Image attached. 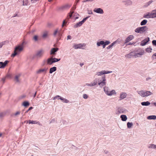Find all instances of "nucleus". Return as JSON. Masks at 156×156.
<instances>
[{
    "label": "nucleus",
    "mask_w": 156,
    "mask_h": 156,
    "mask_svg": "<svg viewBox=\"0 0 156 156\" xmlns=\"http://www.w3.org/2000/svg\"><path fill=\"white\" fill-rule=\"evenodd\" d=\"M23 44L19 45L16 47L15 48L14 53L12 54L11 56L14 57L16 55L20 54L23 50Z\"/></svg>",
    "instance_id": "nucleus-1"
},
{
    "label": "nucleus",
    "mask_w": 156,
    "mask_h": 156,
    "mask_svg": "<svg viewBox=\"0 0 156 156\" xmlns=\"http://www.w3.org/2000/svg\"><path fill=\"white\" fill-rule=\"evenodd\" d=\"M44 52V50L43 49H41L38 50L36 54V56L37 58H41L43 55Z\"/></svg>",
    "instance_id": "nucleus-2"
},
{
    "label": "nucleus",
    "mask_w": 156,
    "mask_h": 156,
    "mask_svg": "<svg viewBox=\"0 0 156 156\" xmlns=\"http://www.w3.org/2000/svg\"><path fill=\"white\" fill-rule=\"evenodd\" d=\"M148 30V28L146 26L139 27L137 28V33H142Z\"/></svg>",
    "instance_id": "nucleus-3"
},
{
    "label": "nucleus",
    "mask_w": 156,
    "mask_h": 156,
    "mask_svg": "<svg viewBox=\"0 0 156 156\" xmlns=\"http://www.w3.org/2000/svg\"><path fill=\"white\" fill-rule=\"evenodd\" d=\"M88 18V17H87L84 19L82 21L77 23L74 26V27L76 28L81 26Z\"/></svg>",
    "instance_id": "nucleus-4"
},
{
    "label": "nucleus",
    "mask_w": 156,
    "mask_h": 156,
    "mask_svg": "<svg viewBox=\"0 0 156 156\" xmlns=\"http://www.w3.org/2000/svg\"><path fill=\"white\" fill-rule=\"evenodd\" d=\"M53 35L54 36H55L57 35L59 37H60L62 35L60 30L58 28L55 30L54 32Z\"/></svg>",
    "instance_id": "nucleus-5"
},
{
    "label": "nucleus",
    "mask_w": 156,
    "mask_h": 156,
    "mask_svg": "<svg viewBox=\"0 0 156 156\" xmlns=\"http://www.w3.org/2000/svg\"><path fill=\"white\" fill-rule=\"evenodd\" d=\"M85 46L84 44H75L73 45V47L75 49L78 48H82L83 47Z\"/></svg>",
    "instance_id": "nucleus-6"
},
{
    "label": "nucleus",
    "mask_w": 156,
    "mask_h": 156,
    "mask_svg": "<svg viewBox=\"0 0 156 156\" xmlns=\"http://www.w3.org/2000/svg\"><path fill=\"white\" fill-rule=\"evenodd\" d=\"M9 62V61L7 60L5 61L4 62H0V68L3 69L5 68Z\"/></svg>",
    "instance_id": "nucleus-7"
},
{
    "label": "nucleus",
    "mask_w": 156,
    "mask_h": 156,
    "mask_svg": "<svg viewBox=\"0 0 156 156\" xmlns=\"http://www.w3.org/2000/svg\"><path fill=\"white\" fill-rule=\"evenodd\" d=\"M112 72V71H105V70L102 71L101 72H97L96 73V75L98 76H101L103 74H108L109 73H111Z\"/></svg>",
    "instance_id": "nucleus-8"
},
{
    "label": "nucleus",
    "mask_w": 156,
    "mask_h": 156,
    "mask_svg": "<svg viewBox=\"0 0 156 156\" xmlns=\"http://www.w3.org/2000/svg\"><path fill=\"white\" fill-rule=\"evenodd\" d=\"M136 51H133L130 53L129 54H127L125 56L126 58H129L133 57H136Z\"/></svg>",
    "instance_id": "nucleus-9"
},
{
    "label": "nucleus",
    "mask_w": 156,
    "mask_h": 156,
    "mask_svg": "<svg viewBox=\"0 0 156 156\" xmlns=\"http://www.w3.org/2000/svg\"><path fill=\"white\" fill-rule=\"evenodd\" d=\"M149 38L147 37V38L143 40L141 42V43H140V45L142 46H144L145 45L147 44V43L149 42Z\"/></svg>",
    "instance_id": "nucleus-10"
},
{
    "label": "nucleus",
    "mask_w": 156,
    "mask_h": 156,
    "mask_svg": "<svg viewBox=\"0 0 156 156\" xmlns=\"http://www.w3.org/2000/svg\"><path fill=\"white\" fill-rule=\"evenodd\" d=\"M47 70V69L44 68L43 69H40L36 72L37 74H40L42 73H46Z\"/></svg>",
    "instance_id": "nucleus-11"
},
{
    "label": "nucleus",
    "mask_w": 156,
    "mask_h": 156,
    "mask_svg": "<svg viewBox=\"0 0 156 156\" xmlns=\"http://www.w3.org/2000/svg\"><path fill=\"white\" fill-rule=\"evenodd\" d=\"M94 11L97 13L100 14H103L104 13L103 10L101 8H95Z\"/></svg>",
    "instance_id": "nucleus-12"
},
{
    "label": "nucleus",
    "mask_w": 156,
    "mask_h": 156,
    "mask_svg": "<svg viewBox=\"0 0 156 156\" xmlns=\"http://www.w3.org/2000/svg\"><path fill=\"white\" fill-rule=\"evenodd\" d=\"M58 98V99H60L62 101L66 103H68L69 101L63 98L62 97H60L59 96H57L55 97V98Z\"/></svg>",
    "instance_id": "nucleus-13"
},
{
    "label": "nucleus",
    "mask_w": 156,
    "mask_h": 156,
    "mask_svg": "<svg viewBox=\"0 0 156 156\" xmlns=\"http://www.w3.org/2000/svg\"><path fill=\"white\" fill-rule=\"evenodd\" d=\"M103 79L102 81L98 83V85L101 87L104 86L106 84V79L105 77H103Z\"/></svg>",
    "instance_id": "nucleus-14"
},
{
    "label": "nucleus",
    "mask_w": 156,
    "mask_h": 156,
    "mask_svg": "<svg viewBox=\"0 0 156 156\" xmlns=\"http://www.w3.org/2000/svg\"><path fill=\"white\" fill-rule=\"evenodd\" d=\"M108 94V96H111L112 95H115L116 94V92L115 90H112L110 91Z\"/></svg>",
    "instance_id": "nucleus-15"
},
{
    "label": "nucleus",
    "mask_w": 156,
    "mask_h": 156,
    "mask_svg": "<svg viewBox=\"0 0 156 156\" xmlns=\"http://www.w3.org/2000/svg\"><path fill=\"white\" fill-rule=\"evenodd\" d=\"M108 94V96H111L112 95H115L116 94V92L115 90H112L110 91Z\"/></svg>",
    "instance_id": "nucleus-16"
},
{
    "label": "nucleus",
    "mask_w": 156,
    "mask_h": 156,
    "mask_svg": "<svg viewBox=\"0 0 156 156\" xmlns=\"http://www.w3.org/2000/svg\"><path fill=\"white\" fill-rule=\"evenodd\" d=\"M133 38V36L132 35H130L125 40V43H126L129 42Z\"/></svg>",
    "instance_id": "nucleus-17"
},
{
    "label": "nucleus",
    "mask_w": 156,
    "mask_h": 156,
    "mask_svg": "<svg viewBox=\"0 0 156 156\" xmlns=\"http://www.w3.org/2000/svg\"><path fill=\"white\" fill-rule=\"evenodd\" d=\"M153 2V0H151L149 1L148 2L145 3L144 4V5L143 6L144 7H145V8L147 7Z\"/></svg>",
    "instance_id": "nucleus-18"
},
{
    "label": "nucleus",
    "mask_w": 156,
    "mask_h": 156,
    "mask_svg": "<svg viewBox=\"0 0 156 156\" xmlns=\"http://www.w3.org/2000/svg\"><path fill=\"white\" fill-rule=\"evenodd\" d=\"M104 90L105 93L108 95V93L110 92V89L108 87H105L104 88Z\"/></svg>",
    "instance_id": "nucleus-19"
},
{
    "label": "nucleus",
    "mask_w": 156,
    "mask_h": 156,
    "mask_svg": "<svg viewBox=\"0 0 156 156\" xmlns=\"http://www.w3.org/2000/svg\"><path fill=\"white\" fill-rule=\"evenodd\" d=\"M58 50V48H52L50 51V54L53 55L55 54V52L57 51Z\"/></svg>",
    "instance_id": "nucleus-20"
},
{
    "label": "nucleus",
    "mask_w": 156,
    "mask_h": 156,
    "mask_svg": "<svg viewBox=\"0 0 156 156\" xmlns=\"http://www.w3.org/2000/svg\"><path fill=\"white\" fill-rule=\"evenodd\" d=\"M148 147L149 148L153 149L156 150V145L153 144H149L148 146Z\"/></svg>",
    "instance_id": "nucleus-21"
},
{
    "label": "nucleus",
    "mask_w": 156,
    "mask_h": 156,
    "mask_svg": "<svg viewBox=\"0 0 156 156\" xmlns=\"http://www.w3.org/2000/svg\"><path fill=\"white\" fill-rule=\"evenodd\" d=\"M127 96V94L125 93H122L120 94V97L121 99H122L125 98Z\"/></svg>",
    "instance_id": "nucleus-22"
},
{
    "label": "nucleus",
    "mask_w": 156,
    "mask_h": 156,
    "mask_svg": "<svg viewBox=\"0 0 156 156\" xmlns=\"http://www.w3.org/2000/svg\"><path fill=\"white\" fill-rule=\"evenodd\" d=\"M147 119L149 120L156 119V115H151L147 117Z\"/></svg>",
    "instance_id": "nucleus-23"
},
{
    "label": "nucleus",
    "mask_w": 156,
    "mask_h": 156,
    "mask_svg": "<svg viewBox=\"0 0 156 156\" xmlns=\"http://www.w3.org/2000/svg\"><path fill=\"white\" fill-rule=\"evenodd\" d=\"M53 63V62L52 60V57L49 58L47 60V63L48 64L51 65Z\"/></svg>",
    "instance_id": "nucleus-24"
},
{
    "label": "nucleus",
    "mask_w": 156,
    "mask_h": 156,
    "mask_svg": "<svg viewBox=\"0 0 156 156\" xmlns=\"http://www.w3.org/2000/svg\"><path fill=\"white\" fill-rule=\"evenodd\" d=\"M150 103L148 101L143 102L141 103V104L143 106H148L150 104Z\"/></svg>",
    "instance_id": "nucleus-25"
},
{
    "label": "nucleus",
    "mask_w": 156,
    "mask_h": 156,
    "mask_svg": "<svg viewBox=\"0 0 156 156\" xmlns=\"http://www.w3.org/2000/svg\"><path fill=\"white\" fill-rule=\"evenodd\" d=\"M152 92L150 91H147L144 92V97H147L152 94Z\"/></svg>",
    "instance_id": "nucleus-26"
},
{
    "label": "nucleus",
    "mask_w": 156,
    "mask_h": 156,
    "mask_svg": "<svg viewBox=\"0 0 156 156\" xmlns=\"http://www.w3.org/2000/svg\"><path fill=\"white\" fill-rule=\"evenodd\" d=\"M120 118L122 121H126L127 119V117L125 115H122L120 116Z\"/></svg>",
    "instance_id": "nucleus-27"
},
{
    "label": "nucleus",
    "mask_w": 156,
    "mask_h": 156,
    "mask_svg": "<svg viewBox=\"0 0 156 156\" xmlns=\"http://www.w3.org/2000/svg\"><path fill=\"white\" fill-rule=\"evenodd\" d=\"M56 70V67H53L51 68L50 69L49 73H52L53 72L55 71Z\"/></svg>",
    "instance_id": "nucleus-28"
},
{
    "label": "nucleus",
    "mask_w": 156,
    "mask_h": 156,
    "mask_svg": "<svg viewBox=\"0 0 156 156\" xmlns=\"http://www.w3.org/2000/svg\"><path fill=\"white\" fill-rule=\"evenodd\" d=\"M151 13L148 12L147 14H144V17L146 18H151Z\"/></svg>",
    "instance_id": "nucleus-29"
},
{
    "label": "nucleus",
    "mask_w": 156,
    "mask_h": 156,
    "mask_svg": "<svg viewBox=\"0 0 156 156\" xmlns=\"http://www.w3.org/2000/svg\"><path fill=\"white\" fill-rule=\"evenodd\" d=\"M71 6V5L68 4H66L62 7V9H68Z\"/></svg>",
    "instance_id": "nucleus-30"
},
{
    "label": "nucleus",
    "mask_w": 156,
    "mask_h": 156,
    "mask_svg": "<svg viewBox=\"0 0 156 156\" xmlns=\"http://www.w3.org/2000/svg\"><path fill=\"white\" fill-rule=\"evenodd\" d=\"M152 12L151 13V18H153L156 17V12Z\"/></svg>",
    "instance_id": "nucleus-31"
},
{
    "label": "nucleus",
    "mask_w": 156,
    "mask_h": 156,
    "mask_svg": "<svg viewBox=\"0 0 156 156\" xmlns=\"http://www.w3.org/2000/svg\"><path fill=\"white\" fill-rule=\"evenodd\" d=\"M147 21L146 20H143L140 23V25L141 26L145 25L147 23Z\"/></svg>",
    "instance_id": "nucleus-32"
},
{
    "label": "nucleus",
    "mask_w": 156,
    "mask_h": 156,
    "mask_svg": "<svg viewBox=\"0 0 156 156\" xmlns=\"http://www.w3.org/2000/svg\"><path fill=\"white\" fill-rule=\"evenodd\" d=\"M74 12H70L69 13H68V15L67 17V19H69L72 16V14Z\"/></svg>",
    "instance_id": "nucleus-33"
},
{
    "label": "nucleus",
    "mask_w": 156,
    "mask_h": 156,
    "mask_svg": "<svg viewBox=\"0 0 156 156\" xmlns=\"http://www.w3.org/2000/svg\"><path fill=\"white\" fill-rule=\"evenodd\" d=\"M138 94L141 97H144V91H140L138 92Z\"/></svg>",
    "instance_id": "nucleus-34"
},
{
    "label": "nucleus",
    "mask_w": 156,
    "mask_h": 156,
    "mask_svg": "<svg viewBox=\"0 0 156 156\" xmlns=\"http://www.w3.org/2000/svg\"><path fill=\"white\" fill-rule=\"evenodd\" d=\"M22 105L25 107H27L29 106V103L28 101H24Z\"/></svg>",
    "instance_id": "nucleus-35"
},
{
    "label": "nucleus",
    "mask_w": 156,
    "mask_h": 156,
    "mask_svg": "<svg viewBox=\"0 0 156 156\" xmlns=\"http://www.w3.org/2000/svg\"><path fill=\"white\" fill-rule=\"evenodd\" d=\"M105 44V42L103 41H101L97 43V45L98 46H100L101 45H103Z\"/></svg>",
    "instance_id": "nucleus-36"
},
{
    "label": "nucleus",
    "mask_w": 156,
    "mask_h": 156,
    "mask_svg": "<svg viewBox=\"0 0 156 156\" xmlns=\"http://www.w3.org/2000/svg\"><path fill=\"white\" fill-rule=\"evenodd\" d=\"M48 33L47 31H45L44 32L42 35V37L44 38L46 37L48 35Z\"/></svg>",
    "instance_id": "nucleus-37"
},
{
    "label": "nucleus",
    "mask_w": 156,
    "mask_h": 156,
    "mask_svg": "<svg viewBox=\"0 0 156 156\" xmlns=\"http://www.w3.org/2000/svg\"><path fill=\"white\" fill-rule=\"evenodd\" d=\"M52 61H53V62L54 63V62H55L59 61L60 60V59H58V58H53L52 57Z\"/></svg>",
    "instance_id": "nucleus-38"
},
{
    "label": "nucleus",
    "mask_w": 156,
    "mask_h": 156,
    "mask_svg": "<svg viewBox=\"0 0 156 156\" xmlns=\"http://www.w3.org/2000/svg\"><path fill=\"white\" fill-rule=\"evenodd\" d=\"M28 0H23V5H27L28 3Z\"/></svg>",
    "instance_id": "nucleus-39"
},
{
    "label": "nucleus",
    "mask_w": 156,
    "mask_h": 156,
    "mask_svg": "<svg viewBox=\"0 0 156 156\" xmlns=\"http://www.w3.org/2000/svg\"><path fill=\"white\" fill-rule=\"evenodd\" d=\"M20 75H16L15 78V79L16 82H18L19 81V78L20 77Z\"/></svg>",
    "instance_id": "nucleus-40"
},
{
    "label": "nucleus",
    "mask_w": 156,
    "mask_h": 156,
    "mask_svg": "<svg viewBox=\"0 0 156 156\" xmlns=\"http://www.w3.org/2000/svg\"><path fill=\"white\" fill-rule=\"evenodd\" d=\"M116 42V41H115V42H113L111 45H110L109 46H108V47H107V48L108 49H109L110 48H112L115 44V43Z\"/></svg>",
    "instance_id": "nucleus-41"
},
{
    "label": "nucleus",
    "mask_w": 156,
    "mask_h": 156,
    "mask_svg": "<svg viewBox=\"0 0 156 156\" xmlns=\"http://www.w3.org/2000/svg\"><path fill=\"white\" fill-rule=\"evenodd\" d=\"M133 124L132 122H128L127 123V126L128 128H130L133 126Z\"/></svg>",
    "instance_id": "nucleus-42"
},
{
    "label": "nucleus",
    "mask_w": 156,
    "mask_h": 156,
    "mask_svg": "<svg viewBox=\"0 0 156 156\" xmlns=\"http://www.w3.org/2000/svg\"><path fill=\"white\" fill-rule=\"evenodd\" d=\"M33 39L35 41H37L38 39V36L37 35H34L33 37Z\"/></svg>",
    "instance_id": "nucleus-43"
},
{
    "label": "nucleus",
    "mask_w": 156,
    "mask_h": 156,
    "mask_svg": "<svg viewBox=\"0 0 156 156\" xmlns=\"http://www.w3.org/2000/svg\"><path fill=\"white\" fill-rule=\"evenodd\" d=\"M152 49L151 48H147L146 49V51L148 52H151Z\"/></svg>",
    "instance_id": "nucleus-44"
},
{
    "label": "nucleus",
    "mask_w": 156,
    "mask_h": 156,
    "mask_svg": "<svg viewBox=\"0 0 156 156\" xmlns=\"http://www.w3.org/2000/svg\"><path fill=\"white\" fill-rule=\"evenodd\" d=\"M144 50L140 52L137 53V55H142L144 54Z\"/></svg>",
    "instance_id": "nucleus-45"
},
{
    "label": "nucleus",
    "mask_w": 156,
    "mask_h": 156,
    "mask_svg": "<svg viewBox=\"0 0 156 156\" xmlns=\"http://www.w3.org/2000/svg\"><path fill=\"white\" fill-rule=\"evenodd\" d=\"M40 122H37L36 121H31V124H39Z\"/></svg>",
    "instance_id": "nucleus-46"
},
{
    "label": "nucleus",
    "mask_w": 156,
    "mask_h": 156,
    "mask_svg": "<svg viewBox=\"0 0 156 156\" xmlns=\"http://www.w3.org/2000/svg\"><path fill=\"white\" fill-rule=\"evenodd\" d=\"M98 82L97 80L94 81L93 82L91 83V86H94L95 85H96L97 83Z\"/></svg>",
    "instance_id": "nucleus-47"
},
{
    "label": "nucleus",
    "mask_w": 156,
    "mask_h": 156,
    "mask_svg": "<svg viewBox=\"0 0 156 156\" xmlns=\"http://www.w3.org/2000/svg\"><path fill=\"white\" fill-rule=\"evenodd\" d=\"M152 43L153 45L156 46V40H153L152 41Z\"/></svg>",
    "instance_id": "nucleus-48"
},
{
    "label": "nucleus",
    "mask_w": 156,
    "mask_h": 156,
    "mask_svg": "<svg viewBox=\"0 0 156 156\" xmlns=\"http://www.w3.org/2000/svg\"><path fill=\"white\" fill-rule=\"evenodd\" d=\"M132 3V2L130 1H127V5H131Z\"/></svg>",
    "instance_id": "nucleus-49"
},
{
    "label": "nucleus",
    "mask_w": 156,
    "mask_h": 156,
    "mask_svg": "<svg viewBox=\"0 0 156 156\" xmlns=\"http://www.w3.org/2000/svg\"><path fill=\"white\" fill-rule=\"evenodd\" d=\"M110 43V42L108 41H106V42H105V44L106 45H107L109 44Z\"/></svg>",
    "instance_id": "nucleus-50"
},
{
    "label": "nucleus",
    "mask_w": 156,
    "mask_h": 156,
    "mask_svg": "<svg viewBox=\"0 0 156 156\" xmlns=\"http://www.w3.org/2000/svg\"><path fill=\"white\" fill-rule=\"evenodd\" d=\"M83 98L84 99H87L88 98V96L86 94H84L83 95Z\"/></svg>",
    "instance_id": "nucleus-51"
},
{
    "label": "nucleus",
    "mask_w": 156,
    "mask_h": 156,
    "mask_svg": "<svg viewBox=\"0 0 156 156\" xmlns=\"http://www.w3.org/2000/svg\"><path fill=\"white\" fill-rule=\"evenodd\" d=\"M38 0H31V3H33L36 2Z\"/></svg>",
    "instance_id": "nucleus-52"
},
{
    "label": "nucleus",
    "mask_w": 156,
    "mask_h": 156,
    "mask_svg": "<svg viewBox=\"0 0 156 156\" xmlns=\"http://www.w3.org/2000/svg\"><path fill=\"white\" fill-rule=\"evenodd\" d=\"M20 112L19 111H18V112H16L15 114H14V115L15 116H16L18 115H19L20 114Z\"/></svg>",
    "instance_id": "nucleus-53"
},
{
    "label": "nucleus",
    "mask_w": 156,
    "mask_h": 156,
    "mask_svg": "<svg viewBox=\"0 0 156 156\" xmlns=\"http://www.w3.org/2000/svg\"><path fill=\"white\" fill-rule=\"evenodd\" d=\"M72 37H71L70 35H68L67 36V40L69 39H71Z\"/></svg>",
    "instance_id": "nucleus-54"
},
{
    "label": "nucleus",
    "mask_w": 156,
    "mask_h": 156,
    "mask_svg": "<svg viewBox=\"0 0 156 156\" xmlns=\"http://www.w3.org/2000/svg\"><path fill=\"white\" fill-rule=\"evenodd\" d=\"M66 23V22L65 20H64L63 22V24L62 25V27L65 25Z\"/></svg>",
    "instance_id": "nucleus-55"
},
{
    "label": "nucleus",
    "mask_w": 156,
    "mask_h": 156,
    "mask_svg": "<svg viewBox=\"0 0 156 156\" xmlns=\"http://www.w3.org/2000/svg\"><path fill=\"white\" fill-rule=\"evenodd\" d=\"M3 45V43H0V48H1Z\"/></svg>",
    "instance_id": "nucleus-56"
},
{
    "label": "nucleus",
    "mask_w": 156,
    "mask_h": 156,
    "mask_svg": "<svg viewBox=\"0 0 156 156\" xmlns=\"http://www.w3.org/2000/svg\"><path fill=\"white\" fill-rule=\"evenodd\" d=\"M5 78H3L2 79V81L3 82H4L5 81Z\"/></svg>",
    "instance_id": "nucleus-57"
},
{
    "label": "nucleus",
    "mask_w": 156,
    "mask_h": 156,
    "mask_svg": "<svg viewBox=\"0 0 156 156\" xmlns=\"http://www.w3.org/2000/svg\"><path fill=\"white\" fill-rule=\"evenodd\" d=\"M93 0H84V2H86L87 1H93Z\"/></svg>",
    "instance_id": "nucleus-58"
},
{
    "label": "nucleus",
    "mask_w": 156,
    "mask_h": 156,
    "mask_svg": "<svg viewBox=\"0 0 156 156\" xmlns=\"http://www.w3.org/2000/svg\"><path fill=\"white\" fill-rule=\"evenodd\" d=\"M31 120H29L27 122H28L29 124H31Z\"/></svg>",
    "instance_id": "nucleus-59"
},
{
    "label": "nucleus",
    "mask_w": 156,
    "mask_h": 156,
    "mask_svg": "<svg viewBox=\"0 0 156 156\" xmlns=\"http://www.w3.org/2000/svg\"><path fill=\"white\" fill-rule=\"evenodd\" d=\"M86 85H87V86H91V83L90 84L89 83H86Z\"/></svg>",
    "instance_id": "nucleus-60"
},
{
    "label": "nucleus",
    "mask_w": 156,
    "mask_h": 156,
    "mask_svg": "<svg viewBox=\"0 0 156 156\" xmlns=\"http://www.w3.org/2000/svg\"><path fill=\"white\" fill-rule=\"evenodd\" d=\"M33 108V107H30L28 110H30L31 109H32Z\"/></svg>",
    "instance_id": "nucleus-61"
},
{
    "label": "nucleus",
    "mask_w": 156,
    "mask_h": 156,
    "mask_svg": "<svg viewBox=\"0 0 156 156\" xmlns=\"http://www.w3.org/2000/svg\"><path fill=\"white\" fill-rule=\"evenodd\" d=\"M103 48H105V46L106 45L105 44H104L103 45Z\"/></svg>",
    "instance_id": "nucleus-62"
},
{
    "label": "nucleus",
    "mask_w": 156,
    "mask_h": 156,
    "mask_svg": "<svg viewBox=\"0 0 156 156\" xmlns=\"http://www.w3.org/2000/svg\"><path fill=\"white\" fill-rule=\"evenodd\" d=\"M153 105H154V106L156 107V102H154L153 103Z\"/></svg>",
    "instance_id": "nucleus-63"
},
{
    "label": "nucleus",
    "mask_w": 156,
    "mask_h": 156,
    "mask_svg": "<svg viewBox=\"0 0 156 156\" xmlns=\"http://www.w3.org/2000/svg\"><path fill=\"white\" fill-rule=\"evenodd\" d=\"M153 56H156V53H155L154 54H153L152 56V57H153Z\"/></svg>",
    "instance_id": "nucleus-64"
}]
</instances>
